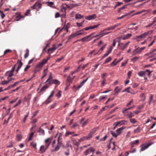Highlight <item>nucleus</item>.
<instances>
[{
    "instance_id": "f257e3e1",
    "label": "nucleus",
    "mask_w": 156,
    "mask_h": 156,
    "mask_svg": "<svg viewBox=\"0 0 156 156\" xmlns=\"http://www.w3.org/2000/svg\"><path fill=\"white\" fill-rule=\"evenodd\" d=\"M152 32V30H150L145 32L144 34H141L139 36H136L135 37V39H137V41H139L141 40V39L145 38L146 36H147L149 34H151Z\"/></svg>"
},
{
    "instance_id": "f03ea898",
    "label": "nucleus",
    "mask_w": 156,
    "mask_h": 156,
    "mask_svg": "<svg viewBox=\"0 0 156 156\" xmlns=\"http://www.w3.org/2000/svg\"><path fill=\"white\" fill-rule=\"evenodd\" d=\"M45 64V63L43 62V60L38 64L36 66L35 69L34 70V72L35 73H36L37 72L39 71Z\"/></svg>"
},
{
    "instance_id": "7ed1b4c3",
    "label": "nucleus",
    "mask_w": 156,
    "mask_h": 156,
    "mask_svg": "<svg viewBox=\"0 0 156 156\" xmlns=\"http://www.w3.org/2000/svg\"><path fill=\"white\" fill-rule=\"evenodd\" d=\"M41 4L40 2L39 1H38L34 5L31 7V8L33 9H37V7L38 9L37 10H38L39 9L41 8Z\"/></svg>"
},
{
    "instance_id": "20e7f679",
    "label": "nucleus",
    "mask_w": 156,
    "mask_h": 156,
    "mask_svg": "<svg viewBox=\"0 0 156 156\" xmlns=\"http://www.w3.org/2000/svg\"><path fill=\"white\" fill-rule=\"evenodd\" d=\"M60 82L56 79L52 80L49 81L48 83L49 85H51L53 84H55L57 86L58 85L60 84Z\"/></svg>"
},
{
    "instance_id": "39448f33",
    "label": "nucleus",
    "mask_w": 156,
    "mask_h": 156,
    "mask_svg": "<svg viewBox=\"0 0 156 156\" xmlns=\"http://www.w3.org/2000/svg\"><path fill=\"white\" fill-rule=\"evenodd\" d=\"M90 36L88 35L85 37H84L80 39L77 40L76 41H82L83 42L85 41H90V40H91L92 39V38H90Z\"/></svg>"
},
{
    "instance_id": "423d86ee",
    "label": "nucleus",
    "mask_w": 156,
    "mask_h": 156,
    "mask_svg": "<svg viewBox=\"0 0 156 156\" xmlns=\"http://www.w3.org/2000/svg\"><path fill=\"white\" fill-rule=\"evenodd\" d=\"M99 24H98L97 25H94L93 26H90L88 27H86L84 28L83 29L80 30V31H83V30H87L90 29H94L95 28H97L100 25Z\"/></svg>"
},
{
    "instance_id": "0eeeda50",
    "label": "nucleus",
    "mask_w": 156,
    "mask_h": 156,
    "mask_svg": "<svg viewBox=\"0 0 156 156\" xmlns=\"http://www.w3.org/2000/svg\"><path fill=\"white\" fill-rule=\"evenodd\" d=\"M31 97V95L30 94H29L27 96H25L24 98L23 101L24 102L27 101V104L29 105Z\"/></svg>"
},
{
    "instance_id": "6e6552de",
    "label": "nucleus",
    "mask_w": 156,
    "mask_h": 156,
    "mask_svg": "<svg viewBox=\"0 0 156 156\" xmlns=\"http://www.w3.org/2000/svg\"><path fill=\"white\" fill-rule=\"evenodd\" d=\"M95 148H94L92 147H90L86 150L84 152V153L86 155H87L89 153L90 151L94 153L95 151Z\"/></svg>"
},
{
    "instance_id": "1a4fd4ad",
    "label": "nucleus",
    "mask_w": 156,
    "mask_h": 156,
    "mask_svg": "<svg viewBox=\"0 0 156 156\" xmlns=\"http://www.w3.org/2000/svg\"><path fill=\"white\" fill-rule=\"evenodd\" d=\"M98 129V127L94 128L91 130L89 133L88 135L89 136V137H90V138H91V137H92V136L93 135V134L95 133L96 132L97 130Z\"/></svg>"
},
{
    "instance_id": "9d476101",
    "label": "nucleus",
    "mask_w": 156,
    "mask_h": 156,
    "mask_svg": "<svg viewBox=\"0 0 156 156\" xmlns=\"http://www.w3.org/2000/svg\"><path fill=\"white\" fill-rule=\"evenodd\" d=\"M151 144L149 143L145 145V144H142L140 146V147H141L140 149L141 151H143L148 148L151 145Z\"/></svg>"
},
{
    "instance_id": "9b49d317",
    "label": "nucleus",
    "mask_w": 156,
    "mask_h": 156,
    "mask_svg": "<svg viewBox=\"0 0 156 156\" xmlns=\"http://www.w3.org/2000/svg\"><path fill=\"white\" fill-rule=\"evenodd\" d=\"M116 125L118 126L119 125H126L127 123V121L125 120H122L117 122H116Z\"/></svg>"
},
{
    "instance_id": "f8f14e48",
    "label": "nucleus",
    "mask_w": 156,
    "mask_h": 156,
    "mask_svg": "<svg viewBox=\"0 0 156 156\" xmlns=\"http://www.w3.org/2000/svg\"><path fill=\"white\" fill-rule=\"evenodd\" d=\"M57 49V47H56L55 45L53 44V45L52 47H51L48 49V53H50V54H51L53 52Z\"/></svg>"
},
{
    "instance_id": "ddd939ff",
    "label": "nucleus",
    "mask_w": 156,
    "mask_h": 156,
    "mask_svg": "<svg viewBox=\"0 0 156 156\" xmlns=\"http://www.w3.org/2000/svg\"><path fill=\"white\" fill-rule=\"evenodd\" d=\"M62 144V142H57L56 146L54 150L53 151H58L60 147H61Z\"/></svg>"
},
{
    "instance_id": "4468645a",
    "label": "nucleus",
    "mask_w": 156,
    "mask_h": 156,
    "mask_svg": "<svg viewBox=\"0 0 156 156\" xmlns=\"http://www.w3.org/2000/svg\"><path fill=\"white\" fill-rule=\"evenodd\" d=\"M77 36H78L77 31H76V32L75 33H73V34H72L70 35L69 37L68 38V40L67 41V42L69 41L70 40H71L73 38Z\"/></svg>"
},
{
    "instance_id": "2eb2a0df",
    "label": "nucleus",
    "mask_w": 156,
    "mask_h": 156,
    "mask_svg": "<svg viewBox=\"0 0 156 156\" xmlns=\"http://www.w3.org/2000/svg\"><path fill=\"white\" fill-rule=\"evenodd\" d=\"M77 36H78L77 31H76V32L75 33H73V34H72L70 35L69 37L68 38V40L67 41V42L69 41L70 40H71L73 38Z\"/></svg>"
},
{
    "instance_id": "dca6fc26",
    "label": "nucleus",
    "mask_w": 156,
    "mask_h": 156,
    "mask_svg": "<svg viewBox=\"0 0 156 156\" xmlns=\"http://www.w3.org/2000/svg\"><path fill=\"white\" fill-rule=\"evenodd\" d=\"M77 36H78L77 31H76V32L75 33H73V34H72L70 35L69 37L68 38V40L67 41V42L69 41L70 40H71L73 38Z\"/></svg>"
},
{
    "instance_id": "f3484780",
    "label": "nucleus",
    "mask_w": 156,
    "mask_h": 156,
    "mask_svg": "<svg viewBox=\"0 0 156 156\" xmlns=\"http://www.w3.org/2000/svg\"><path fill=\"white\" fill-rule=\"evenodd\" d=\"M77 36H78L77 31H76V32L75 33H73V34H72L70 35L69 37L68 38V40L67 41V42L69 41L70 40H71L73 38Z\"/></svg>"
},
{
    "instance_id": "a211bd4d",
    "label": "nucleus",
    "mask_w": 156,
    "mask_h": 156,
    "mask_svg": "<svg viewBox=\"0 0 156 156\" xmlns=\"http://www.w3.org/2000/svg\"><path fill=\"white\" fill-rule=\"evenodd\" d=\"M77 36H78L77 31H76V32L75 33H73V34H72L70 35L69 37L68 38V40L67 41V42L69 41L70 40H71L73 38Z\"/></svg>"
},
{
    "instance_id": "6ab92c4d",
    "label": "nucleus",
    "mask_w": 156,
    "mask_h": 156,
    "mask_svg": "<svg viewBox=\"0 0 156 156\" xmlns=\"http://www.w3.org/2000/svg\"><path fill=\"white\" fill-rule=\"evenodd\" d=\"M77 36H78L77 31H76V32L75 33H73V34H72L70 35L69 37L68 38V40L67 41V42L69 41L70 40H71L73 38Z\"/></svg>"
},
{
    "instance_id": "aec40b11",
    "label": "nucleus",
    "mask_w": 156,
    "mask_h": 156,
    "mask_svg": "<svg viewBox=\"0 0 156 156\" xmlns=\"http://www.w3.org/2000/svg\"><path fill=\"white\" fill-rule=\"evenodd\" d=\"M88 79V78H87L86 79L83 80L80 83V84L77 87V90H78L79 89L81 88L82 86H83L85 82Z\"/></svg>"
},
{
    "instance_id": "412c9836",
    "label": "nucleus",
    "mask_w": 156,
    "mask_h": 156,
    "mask_svg": "<svg viewBox=\"0 0 156 156\" xmlns=\"http://www.w3.org/2000/svg\"><path fill=\"white\" fill-rule=\"evenodd\" d=\"M88 79V78H87L86 79L83 80L80 83V84L77 87V90H78L79 89L81 88L82 86H83L85 82Z\"/></svg>"
},
{
    "instance_id": "4be33fe9",
    "label": "nucleus",
    "mask_w": 156,
    "mask_h": 156,
    "mask_svg": "<svg viewBox=\"0 0 156 156\" xmlns=\"http://www.w3.org/2000/svg\"><path fill=\"white\" fill-rule=\"evenodd\" d=\"M125 129V128L124 127L122 126L121 128H120L117 129L116 132L118 135H120L122 133L123 130Z\"/></svg>"
},
{
    "instance_id": "5701e85b",
    "label": "nucleus",
    "mask_w": 156,
    "mask_h": 156,
    "mask_svg": "<svg viewBox=\"0 0 156 156\" xmlns=\"http://www.w3.org/2000/svg\"><path fill=\"white\" fill-rule=\"evenodd\" d=\"M96 17V16L95 14H94L92 15H90L85 17V19L88 20H90L92 19H95Z\"/></svg>"
},
{
    "instance_id": "b1692460",
    "label": "nucleus",
    "mask_w": 156,
    "mask_h": 156,
    "mask_svg": "<svg viewBox=\"0 0 156 156\" xmlns=\"http://www.w3.org/2000/svg\"><path fill=\"white\" fill-rule=\"evenodd\" d=\"M125 90H126V91L128 93H130L132 94H135L134 91L130 87H129L126 88L125 89Z\"/></svg>"
},
{
    "instance_id": "393cba45",
    "label": "nucleus",
    "mask_w": 156,
    "mask_h": 156,
    "mask_svg": "<svg viewBox=\"0 0 156 156\" xmlns=\"http://www.w3.org/2000/svg\"><path fill=\"white\" fill-rule=\"evenodd\" d=\"M37 132L39 133V135H44L45 134V132L44 130L42 129L41 127L39 128L38 130L37 131Z\"/></svg>"
},
{
    "instance_id": "a878e982",
    "label": "nucleus",
    "mask_w": 156,
    "mask_h": 156,
    "mask_svg": "<svg viewBox=\"0 0 156 156\" xmlns=\"http://www.w3.org/2000/svg\"><path fill=\"white\" fill-rule=\"evenodd\" d=\"M129 43V41L126 43L123 46H121L119 48V49H121L122 51L124 50L125 48L128 46Z\"/></svg>"
},
{
    "instance_id": "bb28decb",
    "label": "nucleus",
    "mask_w": 156,
    "mask_h": 156,
    "mask_svg": "<svg viewBox=\"0 0 156 156\" xmlns=\"http://www.w3.org/2000/svg\"><path fill=\"white\" fill-rule=\"evenodd\" d=\"M133 55H135L136 54L140 53L141 52L139 50V49L138 48H137L136 49H134L133 51Z\"/></svg>"
},
{
    "instance_id": "cd10ccee",
    "label": "nucleus",
    "mask_w": 156,
    "mask_h": 156,
    "mask_svg": "<svg viewBox=\"0 0 156 156\" xmlns=\"http://www.w3.org/2000/svg\"><path fill=\"white\" fill-rule=\"evenodd\" d=\"M90 138V137H89L88 136H84L82 137L79 140V142H81V141H82L84 140H87L89 139Z\"/></svg>"
},
{
    "instance_id": "c85d7f7f",
    "label": "nucleus",
    "mask_w": 156,
    "mask_h": 156,
    "mask_svg": "<svg viewBox=\"0 0 156 156\" xmlns=\"http://www.w3.org/2000/svg\"><path fill=\"white\" fill-rule=\"evenodd\" d=\"M47 71H48V68H46L45 69L43 72V75L41 77V79L42 80L43 78H44L47 75Z\"/></svg>"
},
{
    "instance_id": "c756f323",
    "label": "nucleus",
    "mask_w": 156,
    "mask_h": 156,
    "mask_svg": "<svg viewBox=\"0 0 156 156\" xmlns=\"http://www.w3.org/2000/svg\"><path fill=\"white\" fill-rule=\"evenodd\" d=\"M83 17V16H82L81 14L79 13L76 14L75 15V19H82Z\"/></svg>"
},
{
    "instance_id": "7c9ffc66",
    "label": "nucleus",
    "mask_w": 156,
    "mask_h": 156,
    "mask_svg": "<svg viewBox=\"0 0 156 156\" xmlns=\"http://www.w3.org/2000/svg\"><path fill=\"white\" fill-rule=\"evenodd\" d=\"M23 17L20 14H18L16 17V20L17 21H19Z\"/></svg>"
},
{
    "instance_id": "2f4dec72",
    "label": "nucleus",
    "mask_w": 156,
    "mask_h": 156,
    "mask_svg": "<svg viewBox=\"0 0 156 156\" xmlns=\"http://www.w3.org/2000/svg\"><path fill=\"white\" fill-rule=\"evenodd\" d=\"M49 87V86H48L47 84H45L41 88V91H44L46 89L48 88Z\"/></svg>"
},
{
    "instance_id": "473e14b6",
    "label": "nucleus",
    "mask_w": 156,
    "mask_h": 156,
    "mask_svg": "<svg viewBox=\"0 0 156 156\" xmlns=\"http://www.w3.org/2000/svg\"><path fill=\"white\" fill-rule=\"evenodd\" d=\"M16 138L17 141L21 140L22 138V136L21 134H17Z\"/></svg>"
},
{
    "instance_id": "72a5a7b5",
    "label": "nucleus",
    "mask_w": 156,
    "mask_h": 156,
    "mask_svg": "<svg viewBox=\"0 0 156 156\" xmlns=\"http://www.w3.org/2000/svg\"><path fill=\"white\" fill-rule=\"evenodd\" d=\"M25 51L26 52L24 55V57L25 58H26L29 55V50L28 49H27Z\"/></svg>"
},
{
    "instance_id": "f704fd0d",
    "label": "nucleus",
    "mask_w": 156,
    "mask_h": 156,
    "mask_svg": "<svg viewBox=\"0 0 156 156\" xmlns=\"http://www.w3.org/2000/svg\"><path fill=\"white\" fill-rule=\"evenodd\" d=\"M17 63H18V69H20L23 65V63L21 60L18 61L17 62Z\"/></svg>"
},
{
    "instance_id": "c9c22d12",
    "label": "nucleus",
    "mask_w": 156,
    "mask_h": 156,
    "mask_svg": "<svg viewBox=\"0 0 156 156\" xmlns=\"http://www.w3.org/2000/svg\"><path fill=\"white\" fill-rule=\"evenodd\" d=\"M44 146V145H42L41 146L40 151H41V153H43L45 151V149Z\"/></svg>"
},
{
    "instance_id": "e433bc0d",
    "label": "nucleus",
    "mask_w": 156,
    "mask_h": 156,
    "mask_svg": "<svg viewBox=\"0 0 156 156\" xmlns=\"http://www.w3.org/2000/svg\"><path fill=\"white\" fill-rule=\"evenodd\" d=\"M140 128L138 127L136 129H134V133H137L140 132Z\"/></svg>"
},
{
    "instance_id": "4c0bfd02",
    "label": "nucleus",
    "mask_w": 156,
    "mask_h": 156,
    "mask_svg": "<svg viewBox=\"0 0 156 156\" xmlns=\"http://www.w3.org/2000/svg\"><path fill=\"white\" fill-rule=\"evenodd\" d=\"M112 59V58L111 57H109L106 59L105 62H104V64H105L106 63L109 62Z\"/></svg>"
},
{
    "instance_id": "58836bf2",
    "label": "nucleus",
    "mask_w": 156,
    "mask_h": 156,
    "mask_svg": "<svg viewBox=\"0 0 156 156\" xmlns=\"http://www.w3.org/2000/svg\"><path fill=\"white\" fill-rule=\"evenodd\" d=\"M156 51V48L153 49L152 51H150L148 53H146L145 54V55L146 56H148L150 55H151L152 53L155 52Z\"/></svg>"
},
{
    "instance_id": "ea45409f",
    "label": "nucleus",
    "mask_w": 156,
    "mask_h": 156,
    "mask_svg": "<svg viewBox=\"0 0 156 156\" xmlns=\"http://www.w3.org/2000/svg\"><path fill=\"white\" fill-rule=\"evenodd\" d=\"M10 81V80H8L7 81H2L1 84L3 85H6L8 84Z\"/></svg>"
},
{
    "instance_id": "a19ab883",
    "label": "nucleus",
    "mask_w": 156,
    "mask_h": 156,
    "mask_svg": "<svg viewBox=\"0 0 156 156\" xmlns=\"http://www.w3.org/2000/svg\"><path fill=\"white\" fill-rule=\"evenodd\" d=\"M145 74V72L140 71L138 73V75L140 76H143Z\"/></svg>"
},
{
    "instance_id": "79ce46f5",
    "label": "nucleus",
    "mask_w": 156,
    "mask_h": 156,
    "mask_svg": "<svg viewBox=\"0 0 156 156\" xmlns=\"http://www.w3.org/2000/svg\"><path fill=\"white\" fill-rule=\"evenodd\" d=\"M114 30L113 29V28L112 27V26H110L108 28H105V29L103 30L102 31H101V32H102L104 31H106V30Z\"/></svg>"
},
{
    "instance_id": "37998d69",
    "label": "nucleus",
    "mask_w": 156,
    "mask_h": 156,
    "mask_svg": "<svg viewBox=\"0 0 156 156\" xmlns=\"http://www.w3.org/2000/svg\"><path fill=\"white\" fill-rule=\"evenodd\" d=\"M8 75L9 76H11L13 75V73L12 72H11L10 71H8L6 72V73L5 75L6 76Z\"/></svg>"
},
{
    "instance_id": "c03bdc74",
    "label": "nucleus",
    "mask_w": 156,
    "mask_h": 156,
    "mask_svg": "<svg viewBox=\"0 0 156 156\" xmlns=\"http://www.w3.org/2000/svg\"><path fill=\"white\" fill-rule=\"evenodd\" d=\"M115 91L114 94L117 95L119 92L120 90L118 88V87H116L115 90Z\"/></svg>"
},
{
    "instance_id": "a18cd8bd",
    "label": "nucleus",
    "mask_w": 156,
    "mask_h": 156,
    "mask_svg": "<svg viewBox=\"0 0 156 156\" xmlns=\"http://www.w3.org/2000/svg\"><path fill=\"white\" fill-rule=\"evenodd\" d=\"M50 98H48L47 100H46L44 102V103L46 105L50 103L51 101V100L50 99Z\"/></svg>"
},
{
    "instance_id": "49530a36",
    "label": "nucleus",
    "mask_w": 156,
    "mask_h": 156,
    "mask_svg": "<svg viewBox=\"0 0 156 156\" xmlns=\"http://www.w3.org/2000/svg\"><path fill=\"white\" fill-rule=\"evenodd\" d=\"M111 133L112 136L115 137H116L118 136L117 133L116 134L114 132L112 131H111Z\"/></svg>"
},
{
    "instance_id": "de8ad7c7",
    "label": "nucleus",
    "mask_w": 156,
    "mask_h": 156,
    "mask_svg": "<svg viewBox=\"0 0 156 156\" xmlns=\"http://www.w3.org/2000/svg\"><path fill=\"white\" fill-rule=\"evenodd\" d=\"M129 14H130V13H128L125 15H122V16L121 17L117 18V19L118 20L122 19L124 17L126 16L129 15Z\"/></svg>"
},
{
    "instance_id": "09e8293b",
    "label": "nucleus",
    "mask_w": 156,
    "mask_h": 156,
    "mask_svg": "<svg viewBox=\"0 0 156 156\" xmlns=\"http://www.w3.org/2000/svg\"><path fill=\"white\" fill-rule=\"evenodd\" d=\"M139 57H134L132 59H131V61L135 62L137 61Z\"/></svg>"
},
{
    "instance_id": "8fccbe9b",
    "label": "nucleus",
    "mask_w": 156,
    "mask_h": 156,
    "mask_svg": "<svg viewBox=\"0 0 156 156\" xmlns=\"http://www.w3.org/2000/svg\"><path fill=\"white\" fill-rule=\"evenodd\" d=\"M73 80V79H72L70 76H69L67 79V82H69V83L70 84V83L72 82V81Z\"/></svg>"
},
{
    "instance_id": "3c124183",
    "label": "nucleus",
    "mask_w": 156,
    "mask_h": 156,
    "mask_svg": "<svg viewBox=\"0 0 156 156\" xmlns=\"http://www.w3.org/2000/svg\"><path fill=\"white\" fill-rule=\"evenodd\" d=\"M0 15L1 16L2 19H3L5 16V15L3 11H2L1 10H0Z\"/></svg>"
},
{
    "instance_id": "603ef678",
    "label": "nucleus",
    "mask_w": 156,
    "mask_h": 156,
    "mask_svg": "<svg viewBox=\"0 0 156 156\" xmlns=\"http://www.w3.org/2000/svg\"><path fill=\"white\" fill-rule=\"evenodd\" d=\"M66 146L67 147H70L72 148V147L70 144V141H68L67 142Z\"/></svg>"
},
{
    "instance_id": "864d4df0",
    "label": "nucleus",
    "mask_w": 156,
    "mask_h": 156,
    "mask_svg": "<svg viewBox=\"0 0 156 156\" xmlns=\"http://www.w3.org/2000/svg\"><path fill=\"white\" fill-rule=\"evenodd\" d=\"M102 32H101H101H100L101 35L99 37H98V38H100L101 37H102V36H104L106 34H108L110 33V32H106L105 33H101Z\"/></svg>"
},
{
    "instance_id": "5fc2aeb1",
    "label": "nucleus",
    "mask_w": 156,
    "mask_h": 156,
    "mask_svg": "<svg viewBox=\"0 0 156 156\" xmlns=\"http://www.w3.org/2000/svg\"><path fill=\"white\" fill-rule=\"evenodd\" d=\"M34 133H33V132L31 133H30V136H29V138L28 139V141H30L31 140H32V137H33V135H34Z\"/></svg>"
},
{
    "instance_id": "6e6d98bb",
    "label": "nucleus",
    "mask_w": 156,
    "mask_h": 156,
    "mask_svg": "<svg viewBox=\"0 0 156 156\" xmlns=\"http://www.w3.org/2000/svg\"><path fill=\"white\" fill-rule=\"evenodd\" d=\"M116 60V58L114 60V61L112 62L111 63V65L112 66H115L117 63H116V62L115 63V62Z\"/></svg>"
},
{
    "instance_id": "4d7b16f0",
    "label": "nucleus",
    "mask_w": 156,
    "mask_h": 156,
    "mask_svg": "<svg viewBox=\"0 0 156 156\" xmlns=\"http://www.w3.org/2000/svg\"><path fill=\"white\" fill-rule=\"evenodd\" d=\"M112 49L113 47L112 46H111L110 47L109 49L108 50L107 53H108L109 54H110L111 53Z\"/></svg>"
},
{
    "instance_id": "13d9d810",
    "label": "nucleus",
    "mask_w": 156,
    "mask_h": 156,
    "mask_svg": "<svg viewBox=\"0 0 156 156\" xmlns=\"http://www.w3.org/2000/svg\"><path fill=\"white\" fill-rule=\"evenodd\" d=\"M61 91L60 90H59L58 93L56 94V96L58 98H59L61 96Z\"/></svg>"
},
{
    "instance_id": "bf43d9fd",
    "label": "nucleus",
    "mask_w": 156,
    "mask_h": 156,
    "mask_svg": "<svg viewBox=\"0 0 156 156\" xmlns=\"http://www.w3.org/2000/svg\"><path fill=\"white\" fill-rule=\"evenodd\" d=\"M130 121L131 123H135L136 122V121L134 119H130Z\"/></svg>"
},
{
    "instance_id": "052dcab7",
    "label": "nucleus",
    "mask_w": 156,
    "mask_h": 156,
    "mask_svg": "<svg viewBox=\"0 0 156 156\" xmlns=\"http://www.w3.org/2000/svg\"><path fill=\"white\" fill-rule=\"evenodd\" d=\"M44 142L45 143H48L49 144H51V140H50L49 138H48V139H46L45 141Z\"/></svg>"
},
{
    "instance_id": "680f3d73",
    "label": "nucleus",
    "mask_w": 156,
    "mask_h": 156,
    "mask_svg": "<svg viewBox=\"0 0 156 156\" xmlns=\"http://www.w3.org/2000/svg\"><path fill=\"white\" fill-rule=\"evenodd\" d=\"M21 100H20L14 106V107L15 108L16 107V106H17L18 105H20V104L21 103Z\"/></svg>"
},
{
    "instance_id": "e2e57ef3",
    "label": "nucleus",
    "mask_w": 156,
    "mask_h": 156,
    "mask_svg": "<svg viewBox=\"0 0 156 156\" xmlns=\"http://www.w3.org/2000/svg\"><path fill=\"white\" fill-rule=\"evenodd\" d=\"M79 126V125L78 124V123L77 122H76L74 123V124L72 126V128H74L78 126Z\"/></svg>"
},
{
    "instance_id": "0e129e2a",
    "label": "nucleus",
    "mask_w": 156,
    "mask_h": 156,
    "mask_svg": "<svg viewBox=\"0 0 156 156\" xmlns=\"http://www.w3.org/2000/svg\"><path fill=\"white\" fill-rule=\"evenodd\" d=\"M18 84V82H17L13 84L10 85V86L11 88H12L16 86Z\"/></svg>"
},
{
    "instance_id": "69168bd1",
    "label": "nucleus",
    "mask_w": 156,
    "mask_h": 156,
    "mask_svg": "<svg viewBox=\"0 0 156 156\" xmlns=\"http://www.w3.org/2000/svg\"><path fill=\"white\" fill-rule=\"evenodd\" d=\"M73 133V132H70L67 131L66 133L65 136H68L69 135Z\"/></svg>"
},
{
    "instance_id": "338daca9",
    "label": "nucleus",
    "mask_w": 156,
    "mask_h": 156,
    "mask_svg": "<svg viewBox=\"0 0 156 156\" xmlns=\"http://www.w3.org/2000/svg\"><path fill=\"white\" fill-rule=\"evenodd\" d=\"M107 138V135H105V136L103 138L100 139V141H105L106 140V139Z\"/></svg>"
},
{
    "instance_id": "774afa93",
    "label": "nucleus",
    "mask_w": 156,
    "mask_h": 156,
    "mask_svg": "<svg viewBox=\"0 0 156 156\" xmlns=\"http://www.w3.org/2000/svg\"><path fill=\"white\" fill-rule=\"evenodd\" d=\"M127 115L129 118H131L134 116L133 114L131 112H130Z\"/></svg>"
}]
</instances>
